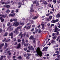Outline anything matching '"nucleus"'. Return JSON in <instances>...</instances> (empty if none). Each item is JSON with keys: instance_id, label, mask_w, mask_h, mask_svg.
<instances>
[{"instance_id": "nucleus-36", "label": "nucleus", "mask_w": 60, "mask_h": 60, "mask_svg": "<svg viewBox=\"0 0 60 60\" xmlns=\"http://www.w3.org/2000/svg\"><path fill=\"white\" fill-rule=\"evenodd\" d=\"M4 45V43H2L0 45L1 47H3Z\"/></svg>"}, {"instance_id": "nucleus-37", "label": "nucleus", "mask_w": 60, "mask_h": 60, "mask_svg": "<svg viewBox=\"0 0 60 60\" xmlns=\"http://www.w3.org/2000/svg\"><path fill=\"white\" fill-rule=\"evenodd\" d=\"M26 58L27 59H29L30 58V57L29 56H27L26 57Z\"/></svg>"}, {"instance_id": "nucleus-60", "label": "nucleus", "mask_w": 60, "mask_h": 60, "mask_svg": "<svg viewBox=\"0 0 60 60\" xmlns=\"http://www.w3.org/2000/svg\"><path fill=\"white\" fill-rule=\"evenodd\" d=\"M5 25L4 24L3 25V28H5Z\"/></svg>"}, {"instance_id": "nucleus-19", "label": "nucleus", "mask_w": 60, "mask_h": 60, "mask_svg": "<svg viewBox=\"0 0 60 60\" xmlns=\"http://www.w3.org/2000/svg\"><path fill=\"white\" fill-rule=\"evenodd\" d=\"M4 7H6L7 8H10V5H4Z\"/></svg>"}, {"instance_id": "nucleus-15", "label": "nucleus", "mask_w": 60, "mask_h": 60, "mask_svg": "<svg viewBox=\"0 0 60 60\" xmlns=\"http://www.w3.org/2000/svg\"><path fill=\"white\" fill-rule=\"evenodd\" d=\"M7 25L8 26H9V25H10L9 27H11V26H12V25L11 24L10 22H8L7 24Z\"/></svg>"}, {"instance_id": "nucleus-4", "label": "nucleus", "mask_w": 60, "mask_h": 60, "mask_svg": "<svg viewBox=\"0 0 60 60\" xmlns=\"http://www.w3.org/2000/svg\"><path fill=\"white\" fill-rule=\"evenodd\" d=\"M60 31V29H58L57 26H56L55 28V30L54 31V32H59Z\"/></svg>"}, {"instance_id": "nucleus-2", "label": "nucleus", "mask_w": 60, "mask_h": 60, "mask_svg": "<svg viewBox=\"0 0 60 60\" xmlns=\"http://www.w3.org/2000/svg\"><path fill=\"white\" fill-rule=\"evenodd\" d=\"M26 33L25 32L23 34H23H22V32H21L19 34V36H20L21 35V38H22V37H23V36H24V37L26 36Z\"/></svg>"}, {"instance_id": "nucleus-26", "label": "nucleus", "mask_w": 60, "mask_h": 60, "mask_svg": "<svg viewBox=\"0 0 60 60\" xmlns=\"http://www.w3.org/2000/svg\"><path fill=\"white\" fill-rule=\"evenodd\" d=\"M53 0H48L47 1L48 3H51Z\"/></svg>"}, {"instance_id": "nucleus-35", "label": "nucleus", "mask_w": 60, "mask_h": 60, "mask_svg": "<svg viewBox=\"0 0 60 60\" xmlns=\"http://www.w3.org/2000/svg\"><path fill=\"white\" fill-rule=\"evenodd\" d=\"M8 34V33L7 32H6L5 33L4 36H7Z\"/></svg>"}, {"instance_id": "nucleus-22", "label": "nucleus", "mask_w": 60, "mask_h": 60, "mask_svg": "<svg viewBox=\"0 0 60 60\" xmlns=\"http://www.w3.org/2000/svg\"><path fill=\"white\" fill-rule=\"evenodd\" d=\"M36 2H37V0H33V4H36Z\"/></svg>"}, {"instance_id": "nucleus-57", "label": "nucleus", "mask_w": 60, "mask_h": 60, "mask_svg": "<svg viewBox=\"0 0 60 60\" xmlns=\"http://www.w3.org/2000/svg\"><path fill=\"white\" fill-rule=\"evenodd\" d=\"M54 26V24H52L51 25V26L52 27V26Z\"/></svg>"}, {"instance_id": "nucleus-38", "label": "nucleus", "mask_w": 60, "mask_h": 60, "mask_svg": "<svg viewBox=\"0 0 60 60\" xmlns=\"http://www.w3.org/2000/svg\"><path fill=\"white\" fill-rule=\"evenodd\" d=\"M10 41V39H8V40H7L6 41H5L6 42H8L9 41Z\"/></svg>"}, {"instance_id": "nucleus-7", "label": "nucleus", "mask_w": 60, "mask_h": 60, "mask_svg": "<svg viewBox=\"0 0 60 60\" xmlns=\"http://www.w3.org/2000/svg\"><path fill=\"white\" fill-rule=\"evenodd\" d=\"M59 19H58L55 20H52L51 22V23H56V22H58L59 21Z\"/></svg>"}, {"instance_id": "nucleus-50", "label": "nucleus", "mask_w": 60, "mask_h": 60, "mask_svg": "<svg viewBox=\"0 0 60 60\" xmlns=\"http://www.w3.org/2000/svg\"><path fill=\"white\" fill-rule=\"evenodd\" d=\"M2 31V29L0 28V33H1Z\"/></svg>"}, {"instance_id": "nucleus-17", "label": "nucleus", "mask_w": 60, "mask_h": 60, "mask_svg": "<svg viewBox=\"0 0 60 60\" xmlns=\"http://www.w3.org/2000/svg\"><path fill=\"white\" fill-rule=\"evenodd\" d=\"M19 29V27H17L15 29V32H17V31H19V30H18Z\"/></svg>"}, {"instance_id": "nucleus-49", "label": "nucleus", "mask_w": 60, "mask_h": 60, "mask_svg": "<svg viewBox=\"0 0 60 60\" xmlns=\"http://www.w3.org/2000/svg\"><path fill=\"white\" fill-rule=\"evenodd\" d=\"M27 48H25L24 49V50L25 51H26V50H27Z\"/></svg>"}, {"instance_id": "nucleus-47", "label": "nucleus", "mask_w": 60, "mask_h": 60, "mask_svg": "<svg viewBox=\"0 0 60 60\" xmlns=\"http://www.w3.org/2000/svg\"><path fill=\"white\" fill-rule=\"evenodd\" d=\"M51 44V43H50V42H49L48 44V45H49V46H50Z\"/></svg>"}, {"instance_id": "nucleus-46", "label": "nucleus", "mask_w": 60, "mask_h": 60, "mask_svg": "<svg viewBox=\"0 0 60 60\" xmlns=\"http://www.w3.org/2000/svg\"><path fill=\"white\" fill-rule=\"evenodd\" d=\"M57 57L58 58H59V57H60V55H58L57 56Z\"/></svg>"}, {"instance_id": "nucleus-8", "label": "nucleus", "mask_w": 60, "mask_h": 60, "mask_svg": "<svg viewBox=\"0 0 60 60\" xmlns=\"http://www.w3.org/2000/svg\"><path fill=\"white\" fill-rule=\"evenodd\" d=\"M27 25L28 26L26 28V29H30V27L31 26V25L30 24V23H28L27 24Z\"/></svg>"}, {"instance_id": "nucleus-48", "label": "nucleus", "mask_w": 60, "mask_h": 60, "mask_svg": "<svg viewBox=\"0 0 60 60\" xmlns=\"http://www.w3.org/2000/svg\"><path fill=\"white\" fill-rule=\"evenodd\" d=\"M38 31V29H37V30H36L35 31V33H37Z\"/></svg>"}, {"instance_id": "nucleus-52", "label": "nucleus", "mask_w": 60, "mask_h": 60, "mask_svg": "<svg viewBox=\"0 0 60 60\" xmlns=\"http://www.w3.org/2000/svg\"><path fill=\"white\" fill-rule=\"evenodd\" d=\"M34 28H32V29L31 30V31H32V32H33V31H34Z\"/></svg>"}, {"instance_id": "nucleus-13", "label": "nucleus", "mask_w": 60, "mask_h": 60, "mask_svg": "<svg viewBox=\"0 0 60 60\" xmlns=\"http://www.w3.org/2000/svg\"><path fill=\"white\" fill-rule=\"evenodd\" d=\"M47 47H45L43 49L42 51H47Z\"/></svg>"}, {"instance_id": "nucleus-12", "label": "nucleus", "mask_w": 60, "mask_h": 60, "mask_svg": "<svg viewBox=\"0 0 60 60\" xmlns=\"http://www.w3.org/2000/svg\"><path fill=\"white\" fill-rule=\"evenodd\" d=\"M30 40H34V38L33 36H31L29 38Z\"/></svg>"}, {"instance_id": "nucleus-40", "label": "nucleus", "mask_w": 60, "mask_h": 60, "mask_svg": "<svg viewBox=\"0 0 60 60\" xmlns=\"http://www.w3.org/2000/svg\"><path fill=\"white\" fill-rule=\"evenodd\" d=\"M4 56H1V58H1V59H3V58H4Z\"/></svg>"}, {"instance_id": "nucleus-39", "label": "nucleus", "mask_w": 60, "mask_h": 60, "mask_svg": "<svg viewBox=\"0 0 60 60\" xmlns=\"http://www.w3.org/2000/svg\"><path fill=\"white\" fill-rule=\"evenodd\" d=\"M55 34L56 35H58V34H59V32H57L56 33H55Z\"/></svg>"}, {"instance_id": "nucleus-23", "label": "nucleus", "mask_w": 60, "mask_h": 60, "mask_svg": "<svg viewBox=\"0 0 60 60\" xmlns=\"http://www.w3.org/2000/svg\"><path fill=\"white\" fill-rule=\"evenodd\" d=\"M41 25L42 26V29H44V28L45 27V26H44V25L43 24H42Z\"/></svg>"}, {"instance_id": "nucleus-30", "label": "nucleus", "mask_w": 60, "mask_h": 60, "mask_svg": "<svg viewBox=\"0 0 60 60\" xmlns=\"http://www.w3.org/2000/svg\"><path fill=\"white\" fill-rule=\"evenodd\" d=\"M2 17H4V18H5V17H6V15H2Z\"/></svg>"}, {"instance_id": "nucleus-55", "label": "nucleus", "mask_w": 60, "mask_h": 60, "mask_svg": "<svg viewBox=\"0 0 60 60\" xmlns=\"http://www.w3.org/2000/svg\"><path fill=\"white\" fill-rule=\"evenodd\" d=\"M24 24V23H21V24L22 26H23Z\"/></svg>"}, {"instance_id": "nucleus-31", "label": "nucleus", "mask_w": 60, "mask_h": 60, "mask_svg": "<svg viewBox=\"0 0 60 60\" xmlns=\"http://www.w3.org/2000/svg\"><path fill=\"white\" fill-rule=\"evenodd\" d=\"M55 35H56V33H53L52 34V36H55Z\"/></svg>"}, {"instance_id": "nucleus-45", "label": "nucleus", "mask_w": 60, "mask_h": 60, "mask_svg": "<svg viewBox=\"0 0 60 60\" xmlns=\"http://www.w3.org/2000/svg\"><path fill=\"white\" fill-rule=\"evenodd\" d=\"M36 6H38L39 5V3L38 2L36 4Z\"/></svg>"}, {"instance_id": "nucleus-54", "label": "nucleus", "mask_w": 60, "mask_h": 60, "mask_svg": "<svg viewBox=\"0 0 60 60\" xmlns=\"http://www.w3.org/2000/svg\"><path fill=\"white\" fill-rule=\"evenodd\" d=\"M5 40H6V38H4V40L2 41L3 42H4V41H5Z\"/></svg>"}, {"instance_id": "nucleus-9", "label": "nucleus", "mask_w": 60, "mask_h": 60, "mask_svg": "<svg viewBox=\"0 0 60 60\" xmlns=\"http://www.w3.org/2000/svg\"><path fill=\"white\" fill-rule=\"evenodd\" d=\"M20 47H21V44H20L19 43V44L17 45L16 48L17 49H19Z\"/></svg>"}, {"instance_id": "nucleus-11", "label": "nucleus", "mask_w": 60, "mask_h": 60, "mask_svg": "<svg viewBox=\"0 0 60 60\" xmlns=\"http://www.w3.org/2000/svg\"><path fill=\"white\" fill-rule=\"evenodd\" d=\"M60 17V12H59L56 15V18H58Z\"/></svg>"}, {"instance_id": "nucleus-41", "label": "nucleus", "mask_w": 60, "mask_h": 60, "mask_svg": "<svg viewBox=\"0 0 60 60\" xmlns=\"http://www.w3.org/2000/svg\"><path fill=\"white\" fill-rule=\"evenodd\" d=\"M19 31L18 30H17V31H15L16 32V34H19V31Z\"/></svg>"}, {"instance_id": "nucleus-25", "label": "nucleus", "mask_w": 60, "mask_h": 60, "mask_svg": "<svg viewBox=\"0 0 60 60\" xmlns=\"http://www.w3.org/2000/svg\"><path fill=\"white\" fill-rule=\"evenodd\" d=\"M16 58H18L19 60H20L21 59H22V57L21 56H19L18 57H17Z\"/></svg>"}, {"instance_id": "nucleus-44", "label": "nucleus", "mask_w": 60, "mask_h": 60, "mask_svg": "<svg viewBox=\"0 0 60 60\" xmlns=\"http://www.w3.org/2000/svg\"><path fill=\"white\" fill-rule=\"evenodd\" d=\"M31 23H34V21H31Z\"/></svg>"}, {"instance_id": "nucleus-64", "label": "nucleus", "mask_w": 60, "mask_h": 60, "mask_svg": "<svg viewBox=\"0 0 60 60\" xmlns=\"http://www.w3.org/2000/svg\"><path fill=\"white\" fill-rule=\"evenodd\" d=\"M10 1H8V2L7 4H10Z\"/></svg>"}, {"instance_id": "nucleus-3", "label": "nucleus", "mask_w": 60, "mask_h": 60, "mask_svg": "<svg viewBox=\"0 0 60 60\" xmlns=\"http://www.w3.org/2000/svg\"><path fill=\"white\" fill-rule=\"evenodd\" d=\"M22 44H23L24 46H28V44H25V41H24V38L22 40Z\"/></svg>"}, {"instance_id": "nucleus-18", "label": "nucleus", "mask_w": 60, "mask_h": 60, "mask_svg": "<svg viewBox=\"0 0 60 60\" xmlns=\"http://www.w3.org/2000/svg\"><path fill=\"white\" fill-rule=\"evenodd\" d=\"M8 46V45H7V43H5V46H4V49H5Z\"/></svg>"}, {"instance_id": "nucleus-56", "label": "nucleus", "mask_w": 60, "mask_h": 60, "mask_svg": "<svg viewBox=\"0 0 60 60\" xmlns=\"http://www.w3.org/2000/svg\"><path fill=\"white\" fill-rule=\"evenodd\" d=\"M50 19H52V16H50V17H49Z\"/></svg>"}, {"instance_id": "nucleus-42", "label": "nucleus", "mask_w": 60, "mask_h": 60, "mask_svg": "<svg viewBox=\"0 0 60 60\" xmlns=\"http://www.w3.org/2000/svg\"><path fill=\"white\" fill-rule=\"evenodd\" d=\"M13 41H16V38H14Z\"/></svg>"}, {"instance_id": "nucleus-58", "label": "nucleus", "mask_w": 60, "mask_h": 60, "mask_svg": "<svg viewBox=\"0 0 60 60\" xmlns=\"http://www.w3.org/2000/svg\"><path fill=\"white\" fill-rule=\"evenodd\" d=\"M33 7H34V5H33V4H32L31 5V8H32Z\"/></svg>"}, {"instance_id": "nucleus-62", "label": "nucleus", "mask_w": 60, "mask_h": 60, "mask_svg": "<svg viewBox=\"0 0 60 60\" xmlns=\"http://www.w3.org/2000/svg\"><path fill=\"white\" fill-rule=\"evenodd\" d=\"M51 4H49V7H51Z\"/></svg>"}, {"instance_id": "nucleus-34", "label": "nucleus", "mask_w": 60, "mask_h": 60, "mask_svg": "<svg viewBox=\"0 0 60 60\" xmlns=\"http://www.w3.org/2000/svg\"><path fill=\"white\" fill-rule=\"evenodd\" d=\"M10 12V11L9 10H7L6 11V12L8 13Z\"/></svg>"}, {"instance_id": "nucleus-24", "label": "nucleus", "mask_w": 60, "mask_h": 60, "mask_svg": "<svg viewBox=\"0 0 60 60\" xmlns=\"http://www.w3.org/2000/svg\"><path fill=\"white\" fill-rule=\"evenodd\" d=\"M30 9H31L30 10V12H34V10L33 9V8H30Z\"/></svg>"}, {"instance_id": "nucleus-29", "label": "nucleus", "mask_w": 60, "mask_h": 60, "mask_svg": "<svg viewBox=\"0 0 60 60\" xmlns=\"http://www.w3.org/2000/svg\"><path fill=\"white\" fill-rule=\"evenodd\" d=\"M38 17V16H36L35 17H34L33 18V19H37V18Z\"/></svg>"}, {"instance_id": "nucleus-43", "label": "nucleus", "mask_w": 60, "mask_h": 60, "mask_svg": "<svg viewBox=\"0 0 60 60\" xmlns=\"http://www.w3.org/2000/svg\"><path fill=\"white\" fill-rule=\"evenodd\" d=\"M46 16H49V14H46Z\"/></svg>"}, {"instance_id": "nucleus-61", "label": "nucleus", "mask_w": 60, "mask_h": 60, "mask_svg": "<svg viewBox=\"0 0 60 60\" xmlns=\"http://www.w3.org/2000/svg\"><path fill=\"white\" fill-rule=\"evenodd\" d=\"M18 12V9H17L15 11V12Z\"/></svg>"}, {"instance_id": "nucleus-63", "label": "nucleus", "mask_w": 60, "mask_h": 60, "mask_svg": "<svg viewBox=\"0 0 60 60\" xmlns=\"http://www.w3.org/2000/svg\"><path fill=\"white\" fill-rule=\"evenodd\" d=\"M47 26H50V23H48L47 24Z\"/></svg>"}, {"instance_id": "nucleus-14", "label": "nucleus", "mask_w": 60, "mask_h": 60, "mask_svg": "<svg viewBox=\"0 0 60 60\" xmlns=\"http://www.w3.org/2000/svg\"><path fill=\"white\" fill-rule=\"evenodd\" d=\"M51 42L53 44L56 43V41H54V40H51Z\"/></svg>"}, {"instance_id": "nucleus-33", "label": "nucleus", "mask_w": 60, "mask_h": 60, "mask_svg": "<svg viewBox=\"0 0 60 60\" xmlns=\"http://www.w3.org/2000/svg\"><path fill=\"white\" fill-rule=\"evenodd\" d=\"M17 19L16 18H15L13 19V21H17Z\"/></svg>"}, {"instance_id": "nucleus-1", "label": "nucleus", "mask_w": 60, "mask_h": 60, "mask_svg": "<svg viewBox=\"0 0 60 60\" xmlns=\"http://www.w3.org/2000/svg\"><path fill=\"white\" fill-rule=\"evenodd\" d=\"M36 52L38 55L41 57L42 56V52L40 50V49H37L36 50Z\"/></svg>"}, {"instance_id": "nucleus-6", "label": "nucleus", "mask_w": 60, "mask_h": 60, "mask_svg": "<svg viewBox=\"0 0 60 60\" xmlns=\"http://www.w3.org/2000/svg\"><path fill=\"white\" fill-rule=\"evenodd\" d=\"M15 32H16L15 31H15H13V32H12L11 33H10L9 34V36H11V38H13V36H12V35H13V33H14Z\"/></svg>"}, {"instance_id": "nucleus-5", "label": "nucleus", "mask_w": 60, "mask_h": 60, "mask_svg": "<svg viewBox=\"0 0 60 60\" xmlns=\"http://www.w3.org/2000/svg\"><path fill=\"white\" fill-rule=\"evenodd\" d=\"M18 25H19V23L17 22H15L13 24V26H17Z\"/></svg>"}, {"instance_id": "nucleus-28", "label": "nucleus", "mask_w": 60, "mask_h": 60, "mask_svg": "<svg viewBox=\"0 0 60 60\" xmlns=\"http://www.w3.org/2000/svg\"><path fill=\"white\" fill-rule=\"evenodd\" d=\"M53 1L54 4H56V0H53Z\"/></svg>"}, {"instance_id": "nucleus-21", "label": "nucleus", "mask_w": 60, "mask_h": 60, "mask_svg": "<svg viewBox=\"0 0 60 60\" xmlns=\"http://www.w3.org/2000/svg\"><path fill=\"white\" fill-rule=\"evenodd\" d=\"M42 4H48V3L47 1H45L42 3Z\"/></svg>"}, {"instance_id": "nucleus-10", "label": "nucleus", "mask_w": 60, "mask_h": 60, "mask_svg": "<svg viewBox=\"0 0 60 60\" xmlns=\"http://www.w3.org/2000/svg\"><path fill=\"white\" fill-rule=\"evenodd\" d=\"M29 47H30L29 46H28V48H29V49L30 50H32V49H33V50L34 49L33 47L32 46H31L30 48Z\"/></svg>"}, {"instance_id": "nucleus-32", "label": "nucleus", "mask_w": 60, "mask_h": 60, "mask_svg": "<svg viewBox=\"0 0 60 60\" xmlns=\"http://www.w3.org/2000/svg\"><path fill=\"white\" fill-rule=\"evenodd\" d=\"M52 38L54 40H55V39H56V36H54V37H52Z\"/></svg>"}, {"instance_id": "nucleus-20", "label": "nucleus", "mask_w": 60, "mask_h": 60, "mask_svg": "<svg viewBox=\"0 0 60 60\" xmlns=\"http://www.w3.org/2000/svg\"><path fill=\"white\" fill-rule=\"evenodd\" d=\"M0 19L1 20V21L2 22H3L4 21V19H3L2 18V17H1L0 18Z\"/></svg>"}, {"instance_id": "nucleus-53", "label": "nucleus", "mask_w": 60, "mask_h": 60, "mask_svg": "<svg viewBox=\"0 0 60 60\" xmlns=\"http://www.w3.org/2000/svg\"><path fill=\"white\" fill-rule=\"evenodd\" d=\"M27 55H28V56H31V54L29 53H27Z\"/></svg>"}, {"instance_id": "nucleus-27", "label": "nucleus", "mask_w": 60, "mask_h": 60, "mask_svg": "<svg viewBox=\"0 0 60 60\" xmlns=\"http://www.w3.org/2000/svg\"><path fill=\"white\" fill-rule=\"evenodd\" d=\"M41 33V30L40 29H39L38 30V33L40 34Z\"/></svg>"}, {"instance_id": "nucleus-16", "label": "nucleus", "mask_w": 60, "mask_h": 60, "mask_svg": "<svg viewBox=\"0 0 60 60\" xmlns=\"http://www.w3.org/2000/svg\"><path fill=\"white\" fill-rule=\"evenodd\" d=\"M15 15V13H13V14H10L9 15V17H11V16H13Z\"/></svg>"}, {"instance_id": "nucleus-51", "label": "nucleus", "mask_w": 60, "mask_h": 60, "mask_svg": "<svg viewBox=\"0 0 60 60\" xmlns=\"http://www.w3.org/2000/svg\"><path fill=\"white\" fill-rule=\"evenodd\" d=\"M29 37V34H27L26 35V37Z\"/></svg>"}, {"instance_id": "nucleus-59", "label": "nucleus", "mask_w": 60, "mask_h": 60, "mask_svg": "<svg viewBox=\"0 0 60 60\" xmlns=\"http://www.w3.org/2000/svg\"><path fill=\"white\" fill-rule=\"evenodd\" d=\"M10 30H13V28H10Z\"/></svg>"}]
</instances>
